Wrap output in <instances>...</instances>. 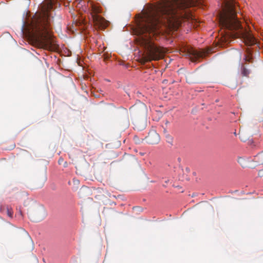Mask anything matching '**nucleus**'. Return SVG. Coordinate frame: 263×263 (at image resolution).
Masks as SVG:
<instances>
[{
    "mask_svg": "<svg viewBox=\"0 0 263 263\" xmlns=\"http://www.w3.org/2000/svg\"><path fill=\"white\" fill-rule=\"evenodd\" d=\"M197 3L195 0H168L143 12L134 30L137 36V43L145 49L140 59L141 64L163 58L165 50L154 43L152 36L177 30L181 20L189 16L186 9L195 6Z\"/></svg>",
    "mask_w": 263,
    "mask_h": 263,
    "instance_id": "f257e3e1",
    "label": "nucleus"
},
{
    "mask_svg": "<svg viewBox=\"0 0 263 263\" xmlns=\"http://www.w3.org/2000/svg\"><path fill=\"white\" fill-rule=\"evenodd\" d=\"M52 8L51 1L44 3L41 13L35 14L28 30L29 37L35 39L43 48L49 50H54L57 48L51 33L52 16L50 11Z\"/></svg>",
    "mask_w": 263,
    "mask_h": 263,
    "instance_id": "f03ea898",
    "label": "nucleus"
},
{
    "mask_svg": "<svg viewBox=\"0 0 263 263\" xmlns=\"http://www.w3.org/2000/svg\"><path fill=\"white\" fill-rule=\"evenodd\" d=\"M222 10L219 13L218 20L221 29L228 31H236L235 33L227 32L230 37L243 39L246 45L251 46L256 44L254 36L241 26L237 13L239 7L234 0H223Z\"/></svg>",
    "mask_w": 263,
    "mask_h": 263,
    "instance_id": "7ed1b4c3",
    "label": "nucleus"
},
{
    "mask_svg": "<svg viewBox=\"0 0 263 263\" xmlns=\"http://www.w3.org/2000/svg\"><path fill=\"white\" fill-rule=\"evenodd\" d=\"M101 12L99 7L91 4L90 14L94 26L96 28L104 29L107 26V22L103 17L98 15Z\"/></svg>",
    "mask_w": 263,
    "mask_h": 263,
    "instance_id": "20e7f679",
    "label": "nucleus"
},
{
    "mask_svg": "<svg viewBox=\"0 0 263 263\" xmlns=\"http://www.w3.org/2000/svg\"><path fill=\"white\" fill-rule=\"evenodd\" d=\"M130 111L136 115H142L145 117L147 115V108L145 104L139 102L130 108Z\"/></svg>",
    "mask_w": 263,
    "mask_h": 263,
    "instance_id": "39448f33",
    "label": "nucleus"
},
{
    "mask_svg": "<svg viewBox=\"0 0 263 263\" xmlns=\"http://www.w3.org/2000/svg\"><path fill=\"white\" fill-rule=\"evenodd\" d=\"M186 54L189 57L192 61L196 62L198 59L203 58L205 52L202 51H198L191 48L187 49Z\"/></svg>",
    "mask_w": 263,
    "mask_h": 263,
    "instance_id": "423d86ee",
    "label": "nucleus"
},
{
    "mask_svg": "<svg viewBox=\"0 0 263 263\" xmlns=\"http://www.w3.org/2000/svg\"><path fill=\"white\" fill-rule=\"evenodd\" d=\"M146 142L150 144H156L160 141V138L159 134L155 130H151L147 136L146 137Z\"/></svg>",
    "mask_w": 263,
    "mask_h": 263,
    "instance_id": "0eeeda50",
    "label": "nucleus"
},
{
    "mask_svg": "<svg viewBox=\"0 0 263 263\" xmlns=\"http://www.w3.org/2000/svg\"><path fill=\"white\" fill-rule=\"evenodd\" d=\"M263 164V152L258 154L254 157L252 161L250 162L249 167L253 168L255 166Z\"/></svg>",
    "mask_w": 263,
    "mask_h": 263,
    "instance_id": "6e6552de",
    "label": "nucleus"
},
{
    "mask_svg": "<svg viewBox=\"0 0 263 263\" xmlns=\"http://www.w3.org/2000/svg\"><path fill=\"white\" fill-rule=\"evenodd\" d=\"M241 73L242 76L248 77L250 73V71L246 68L244 66H242L241 68Z\"/></svg>",
    "mask_w": 263,
    "mask_h": 263,
    "instance_id": "1a4fd4ad",
    "label": "nucleus"
},
{
    "mask_svg": "<svg viewBox=\"0 0 263 263\" xmlns=\"http://www.w3.org/2000/svg\"><path fill=\"white\" fill-rule=\"evenodd\" d=\"M238 162L243 167L248 166V165L247 164V161L243 158L240 157V158H238ZM249 166V165H248V166Z\"/></svg>",
    "mask_w": 263,
    "mask_h": 263,
    "instance_id": "9d476101",
    "label": "nucleus"
},
{
    "mask_svg": "<svg viewBox=\"0 0 263 263\" xmlns=\"http://www.w3.org/2000/svg\"><path fill=\"white\" fill-rule=\"evenodd\" d=\"M6 210H7V215L10 217V218H12V216H13V210L12 209V208H9L8 206H7L6 207Z\"/></svg>",
    "mask_w": 263,
    "mask_h": 263,
    "instance_id": "9b49d317",
    "label": "nucleus"
},
{
    "mask_svg": "<svg viewBox=\"0 0 263 263\" xmlns=\"http://www.w3.org/2000/svg\"><path fill=\"white\" fill-rule=\"evenodd\" d=\"M258 176L260 177H263V170H260L258 172Z\"/></svg>",
    "mask_w": 263,
    "mask_h": 263,
    "instance_id": "f8f14e48",
    "label": "nucleus"
},
{
    "mask_svg": "<svg viewBox=\"0 0 263 263\" xmlns=\"http://www.w3.org/2000/svg\"><path fill=\"white\" fill-rule=\"evenodd\" d=\"M5 210V206H3V205H0V211H1L2 213L4 212Z\"/></svg>",
    "mask_w": 263,
    "mask_h": 263,
    "instance_id": "ddd939ff",
    "label": "nucleus"
},
{
    "mask_svg": "<svg viewBox=\"0 0 263 263\" xmlns=\"http://www.w3.org/2000/svg\"><path fill=\"white\" fill-rule=\"evenodd\" d=\"M62 161H63V159H61V160L60 159V160H59V163H60V162H62Z\"/></svg>",
    "mask_w": 263,
    "mask_h": 263,
    "instance_id": "4468645a",
    "label": "nucleus"
},
{
    "mask_svg": "<svg viewBox=\"0 0 263 263\" xmlns=\"http://www.w3.org/2000/svg\"><path fill=\"white\" fill-rule=\"evenodd\" d=\"M62 161H63V159H61V160L60 159V160H59V163H60V162H62Z\"/></svg>",
    "mask_w": 263,
    "mask_h": 263,
    "instance_id": "2eb2a0df",
    "label": "nucleus"
},
{
    "mask_svg": "<svg viewBox=\"0 0 263 263\" xmlns=\"http://www.w3.org/2000/svg\"><path fill=\"white\" fill-rule=\"evenodd\" d=\"M82 1H80L79 3V5H82V4H81V3H82Z\"/></svg>",
    "mask_w": 263,
    "mask_h": 263,
    "instance_id": "dca6fc26",
    "label": "nucleus"
}]
</instances>
